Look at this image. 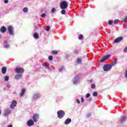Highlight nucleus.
<instances>
[{
	"label": "nucleus",
	"instance_id": "obj_1",
	"mask_svg": "<svg viewBox=\"0 0 127 127\" xmlns=\"http://www.w3.org/2000/svg\"><path fill=\"white\" fill-rule=\"evenodd\" d=\"M60 6L61 9H66L68 7V2L65 0L61 2Z\"/></svg>",
	"mask_w": 127,
	"mask_h": 127
},
{
	"label": "nucleus",
	"instance_id": "obj_2",
	"mask_svg": "<svg viewBox=\"0 0 127 127\" xmlns=\"http://www.w3.org/2000/svg\"><path fill=\"white\" fill-rule=\"evenodd\" d=\"M57 115L59 119H62L65 116V112L63 110H59L57 112Z\"/></svg>",
	"mask_w": 127,
	"mask_h": 127
},
{
	"label": "nucleus",
	"instance_id": "obj_3",
	"mask_svg": "<svg viewBox=\"0 0 127 127\" xmlns=\"http://www.w3.org/2000/svg\"><path fill=\"white\" fill-rule=\"evenodd\" d=\"M15 71L17 74H22L24 73V69L22 67L16 68Z\"/></svg>",
	"mask_w": 127,
	"mask_h": 127
},
{
	"label": "nucleus",
	"instance_id": "obj_4",
	"mask_svg": "<svg viewBox=\"0 0 127 127\" xmlns=\"http://www.w3.org/2000/svg\"><path fill=\"white\" fill-rule=\"evenodd\" d=\"M112 66L111 64H106L103 66V69L104 71H110V70L112 69Z\"/></svg>",
	"mask_w": 127,
	"mask_h": 127
},
{
	"label": "nucleus",
	"instance_id": "obj_5",
	"mask_svg": "<svg viewBox=\"0 0 127 127\" xmlns=\"http://www.w3.org/2000/svg\"><path fill=\"white\" fill-rule=\"evenodd\" d=\"M33 121L34 122V123L37 122V121H38V120H39V114H35L33 116Z\"/></svg>",
	"mask_w": 127,
	"mask_h": 127
},
{
	"label": "nucleus",
	"instance_id": "obj_6",
	"mask_svg": "<svg viewBox=\"0 0 127 127\" xmlns=\"http://www.w3.org/2000/svg\"><path fill=\"white\" fill-rule=\"evenodd\" d=\"M16 105H17V102L15 100H13L10 106V109H14V107H16Z\"/></svg>",
	"mask_w": 127,
	"mask_h": 127
},
{
	"label": "nucleus",
	"instance_id": "obj_7",
	"mask_svg": "<svg viewBox=\"0 0 127 127\" xmlns=\"http://www.w3.org/2000/svg\"><path fill=\"white\" fill-rule=\"evenodd\" d=\"M124 39V37H119L114 40V43H118V42H121Z\"/></svg>",
	"mask_w": 127,
	"mask_h": 127
},
{
	"label": "nucleus",
	"instance_id": "obj_8",
	"mask_svg": "<svg viewBox=\"0 0 127 127\" xmlns=\"http://www.w3.org/2000/svg\"><path fill=\"white\" fill-rule=\"evenodd\" d=\"M110 56H111V55H106L103 58H101L100 60V62H105V61H106V60H108V59L110 58Z\"/></svg>",
	"mask_w": 127,
	"mask_h": 127
},
{
	"label": "nucleus",
	"instance_id": "obj_9",
	"mask_svg": "<svg viewBox=\"0 0 127 127\" xmlns=\"http://www.w3.org/2000/svg\"><path fill=\"white\" fill-rule=\"evenodd\" d=\"M34 125V121L32 120H29L27 122V125L28 127H32Z\"/></svg>",
	"mask_w": 127,
	"mask_h": 127
},
{
	"label": "nucleus",
	"instance_id": "obj_10",
	"mask_svg": "<svg viewBox=\"0 0 127 127\" xmlns=\"http://www.w3.org/2000/svg\"><path fill=\"white\" fill-rule=\"evenodd\" d=\"M8 31L10 35H12V34H13V29L12 28V26H9L8 27Z\"/></svg>",
	"mask_w": 127,
	"mask_h": 127
},
{
	"label": "nucleus",
	"instance_id": "obj_11",
	"mask_svg": "<svg viewBox=\"0 0 127 127\" xmlns=\"http://www.w3.org/2000/svg\"><path fill=\"white\" fill-rule=\"evenodd\" d=\"M14 78L15 79H16V80H19V79H21V78H22V74H21V73L16 74L14 76Z\"/></svg>",
	"mask_w": 127,
	"mask_h": 127
},
{
	"label": "nucleus",
	"instance_id": "obj_12",
	"mask_svg": "<svg viewBox=\"0 0 127 127\" xmlns=\"http://www.w3.org/2000/svg\"><path fill=\"white\" fill-rule=\"evenodd\" d=\"M11 110L10 109H6L4 113L5 117H7L9 114H10Z\"/></svg>",
	"mask_w": 127,
	"mask_h": 127
},
{
	"label": "nucleus",
	"instance_id": "obj_13",
	"mask_svg": "<svg viewBox=\"0 0 127 127\" xmlns=\"http://www.w3.org/2000/svg\"><path fill=\"white\" fill-rule=\"evenodd\" d=\"M0 31L2 33H4L6 31V28L4 26H2L0 29Z\"/></svg>",
	"mask_w": 127,
	"mask_h": 127
},
{
	"label": "nucleus",
	"instance_id": "obj_14",
	"mask_svg": "<svg viewBox=\"0 0 127 127\" xmlns=\"http://www.w3.org/2000/svg\"><path fill=\"white\" fill-rule=\"evenodd\" d=\"M126 120H127V116H123L121 119H120V123L123 124L124 122H126Z\"/></svg>",
	"mask_w": 127,
	"mask_h": 127
},
{
	"label": "nucleus",
	"instance_id": "obj_15",
	"mask_svg": "<svg viewBox=\"0 0 127 127\" xmlns=\"http://www.w3.org/2000/svg\"><path fill=\"white\" fill-rule=\"evenodd\" d=\"M2 74H5L6 73V67L5 66H3L1 69Z\"/></svg>",
	"mask_w": 127,
	"mask_h": 127
},
{
	"label": "nucleus",
	"instance_id": "obj_16",
	"mask_svg": "<svg viewBox=\"0 0 127 127\" xmlns=\"http://www.w3.org/2000/svg\"><path fill=\"white\" fill-rule=\"evenodd\" d=\"M71 119L70 118H68L67 119L65 122H64V124L65 125H69V124H70V123H71Z\"/></svg>",
	"mask_w": 127,
	"mask_h": 127
},
{
	"label": "nucleus",
	"instance_id": "obj_17",
	"mask_svg": "<svg viewBox=\"0 0 127 127\" xmlns=\"http://www.w3.org/2000/svg\"><path fill=\"white\" fill-rule=\"evenodd\" d=\"M117 64H118V61H117V60H114L113 61H112V63L111 65L113 67V66H115V65H117Z\"/></svg>",
	"mask_w": 127,
	"mask_h": 127
},
{
	"label": "nucleus",
	"instance_id": "obj_18",
	"mask_svg": "<svg viewBox=\"0 0 127 127\" xmlns=\"http://www.w3.org/2000/svg\"><path fill=\"white\" fill-rule=\"evenodd\" d=\"M33 37L36 39H38L39 36L38 35V34L37 33H35L34 34Z\"/></svg>",
	"mask_w": 127,
	"mask_h": 127
},
{
	"label": "nucleus",
	"instance_id": "obj_19",
	"mask_svg": "<svg viewBox=\"0 0 127 127\" xmlns=\"http://www.w3.org/2000/svg\"><path fill=\"white\" fill-rule=\"evenodd\" d=\"M24 94H25V89L23 88L21 90V94H20V96L21 97H22V96H23V95H24Z\"/></svg>",
	"mask_w": 127,
	"mask_h": 127
},
{
	"label": "nucleus",
	"instance_id": "obj_20",
	"mask_svg": "<svg viewBox=\"0 0 127 127\" xmlns=\"http://www.w3.org/2000/svg\"><path fill=\"white\" fill-rule=\"evenodd\" d=\"M39 95L37 93H35L33 97V98L34 100H36V99H37V98H38L39 97Z\"/></svg>",
	"mask_w": 127,
	"mask_h": 127
},
{
	"label": "nucleus",
	"instance_id": "obj_21",
	"mask_svg": "<svg viewBox=\"0 0 127 127\" xmlns=\"http://www.w3.org/2000/svg\"><path fill=\"white\" fill-rule=\"evenodd\" d=\"M83 38H84V36H83V35L80 34L78 36V39L79 40L83 39Z\"/></svg>",
	"mask_w": 127,
	"mask_h": 127
},
{
	"label": "nucleus",
	"instance_id": "obj_22",
	"mask_svg": "<svg viewBox=\"0 0 127 127\" xmlns=\"http://www.w3.org/2000/svg\"><path fill=\"white\" fill-rule=\"evenodd\" d=\"M23 11H24V12H27V11H28V8H27V7H24L23 9Z\"/></svg>",
	"mask_w": 127,
	"mask_h": 127
},
{
	"label": "nucleus",
	"instance_id": "obj_23",
	"mask_svg": "<svg viewBox=\"0 0 127 127\" xmlns=\"http://www.w3.org/2000/svg\"><path fill=\"white\" fill-rule=\"evenodd\" d=\"M93 96H94V97H97V96H98V93L96 91L93 92Z\"/></svg>",
	"mask_w": 127,
	"mask_h": 127
},
{
	"label": "nucleus",
	"instance_id": "obj_24",
	"mask_svg": "<svg viewBox=\"0 0 127 127\" xmlns=\"http://www.w3.org/2000/svg\"><path fill=\"white\" fill-rule=\"evenodd\" d=\"M114 24H118L119 23V19H115L114 21Z\"/></svg>",
	"mask_w": 127,
	"mask_h": 127
},
{
	"label": "nucleus",
	"instance_id": "obj_25",
	"mask_svg": "<svg viewBox=\"0 0 127 127\" xmlns=\"http://www.w3.org/2000/svg\"><path fill=\"white\" fill-rule=\"evenodd\" d=\"M48 59L50 61H52L53 60V57H52V56H50L49 57Z\"/></svg>",
	"mask_w": 127,
	"mask_h": 127
},
{
	"label": "nucleus",
	"instance_id": "obj_26",
	"mask_svg": "<svg viewBox=\"0 0 127 127\" xmlns=\"http://www.w3.org/2000/svg\"><path fill=\"white\" fill-rule=\"evenodd\" d=\"M76 62L78 64L82 63V60H81V59H77Z\"/></svg>",
	"mask_w": 127,
	"mask_h": 127
},
{
	"label": "nucleus",
	"instance_id": "obj_27",
	"mask_svg": "<svg viewBox=\"0 0 127 127\" xmlns=\"http://www.w3.org/2000/svg\"><path fill=\"white\" fill-rule=\"evenodd\" d=\"M61 13L62 14H65V13H66V11H65L64 9H63V10H61Z\"/></svg>",
	"mask_w": 127,
	"mask_h": 127
},
{
	"label": "nucleus",
	"instance_id": "obj_28",
	"mask_svg": "<svg viewBox=\"0 0 127 127\" xmlns=\"http://www.w3.org/2000/svg\"><path fill=\"white\" fill-rule=\"evenodd\" d=\"M74 54H79V50H75L74 51Z\"/></svg>",
	"mask_w": 127,
	"mask_h": 127
},
{
	"label": "nucleus",
	"instance_id": "obj_29",
	"mask_svg": "<svg viewBox=\"0 0 127 127\" xmlns=\"http://www.w3.org/2000/svg\"><path fill=\"white\" fill-rule=\"evenodd\" d=\"M52 53L53 54L55 55L58 54V52H57V51H53Z\"/></svg>",
	"mask_w": 127,
	"mask_h": 127
},
{
	"label": "nucleus",
	"instance_id": "obj_30",
	"mask_svg": "<svg viewBox=\"0 0 127 127\" xmlns=\"http://www.w3.org/2000/svg\"><path fill=\"white\" fill-rule=\"evenodd\" d=\"M95 88H96V84H91V88L95 89Z\"/></svg>",
	"mask_w": 127,
	"mask_h": 127
},
{
	"label": "nucleus",
	"instance_id": "obj_31",
	"mask_svg": "<svg viewBox=\"0 0 127 127\" xmlns=\"http://www.w3.org/2000/svg\"><path fill=\"white\" fill-rule=\"evenodd\" d=\"M123 22H126V21H127V16L122 20Z\"/></svg>",
	"mask_w": 127,
	"mask_h": 127
},
{
	"label": "nucleus",
	"instance_id": "obj_32",
	"mask_svg": "<svg viewBox=\"0 0 127 127\" xmlns=\"http://www.w3.org/2000/svg\"><path fill=\"white\" fill-rule=\"evenodd\" d=\"M56 11V10L55 9V8H53L52 9V13H54Z\"/></svg>",
	"mask_w": 127,
	"mask_h": 127
},
{
	"label": "nucleus",
	"instance_id": "obj_33",
	"mask_svg": "<svg viewBox=\"0 0 127 127\" xmlns=\"http://www.w3.org/2000/svg\"><path fill=\"white\" fill-rule=\"evenodd\" d=\"M46 31H49V30H50V26H48L47 27V28H46Z\"/></svg>",
	"mask_w": 127,
	"mask_h": 127
},
{
	"label": "nucleus",
	"instance_id": "obj_34",
	"mask_svg": "<svg viewBox=\"0 0 127 127\" xmlns=\"http://www.w3.org/2000/svg\"><path fill=\"white\" fill-rule=\"evenodd\" d=\"M108 23L109 24V25H112V24H113V21L112 20H109L108 22Z\"/></svg>",
	"mask_w": 127,
	"mask_h": 127
},
{
	"label": "nucleus",
	"instance_id": "obj_35",
	"mask_svg": "<svg viewBox=\"0 0 127 127\" xmlns=\"http://www.w3.org/2000/svg\"><path fill=\"white\" fill-rule=\"evenodd\" d=\"M41 17L44 18L45 17V16H46V14L45 13H43L41 15Z\"/></svg>",
	"mask_w": 127,
	"mask_h": 127
},
{
	"label": "nucleus",
	"instance_id": "obj_36",
	"mask_svg": "<svg viewBox=\"0 0 127 127\" xmlns=\"http://www.w3.org/2000/svg\"><path fill=\"white\" fill-rule=\"evenodd\" d=\"M8 79H9L8 76H6L4 78V81H8Z\"/></svg>",
	"mask_w": 127,
	"mask_h": 127
},
{
	"label": "nucleus",
	"instance_id": "obj_37",
	"mask_svg": "<svg viewBox=\"0 0 127 127\" xmlns=\"http://www.w3.org/2000/svg\"><path fill=\"white\" fill-rule=\"evenodd\" d=\"M90 97V93H87L86 95V98H89Z\"/></svg>",
	"mask_w": 127,
	"mask_h": 127
},
{
	"label": "nucleus",
	"instance_id": "obj_38",
	"mask_svg": "<svg viewBox=\"0 0 127 127\" xmlns=\"http://www.w3.org/2000/svg\"><path fill=\"white\" fill-rule=\"evenodd\" d=\"M124 52H125V53H127V47H126L124 49Z\"/></svg>",
	"mask_w": 127,
	"mask_h": 127
},
{
	"label": "nucleus",
	"instance_id": "obj_39",
	"mask_svg": "<svg viewBox=\"0 0 127 127\" xmlns=\"http://www.w3.org/2000/svg\"><path fill=\"white\" fill-rule=\"evenodd\" d=\"M64 68V66H62L61 68H59V71H62V70Z\"/></svg>",
	"mask_w": 127,
	"mask_h": 127
},
{
	"label": "nucleus",
	"instance_id": "obj_40",
	"mask_svg": "<svg viewBox=\"0 0 127 127\" xmlns=\"http://www.w3.org/2000/svg\"><path fill=\"white\" fill-rule=\"evenodd\" d=\"M81 103H84V98L81 97Z\"/></svg>",
	"mask_w": 127,
	"mask_h": 127
},
{
	"label": "nucleus",
	"instance_id": "obj_41",
	"mask_svg": "<svg viewBox=\"0 0 127 127\" xmlns=\"http://www.w3.org/2000/svg\"><path fill=\"white\" fill-rule=\"evenodd\" d=\"M76 102L77 104H80V100H79V99H76Z\"/></svg>",
	"mask_w": 127,
	"mask_h": 127
},
{
	"label": "nucleus",
	"instance_id": "obj_42",
	"mask_svg": "<svg viewBox=\"0 0 127 127\" xmlns=\"http://www.w3.org/2000/svg\"><path fill=\"white\" fill-rule=\"evenodd\" d=\"M4 3H8V0H4Z\"/></svg>",
	"mask_w": 127,
	"mask_h": 127
},
{
	"label": "nucleus",
	"instance_id": "obj_43",
	"mask_svg": "<svg viewBox=\"0 0 127 127\" xmlns=\"http://www.w3.org/2000/svg\"><path fill=\"white\" fill-rule=\"evenodd\" d=\"M4 47L5 48H8V47H9V45H5Z\"/></svg>",
	"mask_w": 127,
	"mask_h": 127
},
{
	"label": "nucleus",
	"instance_id": "obj_44",
	"mask_svg": "<svg viewBox=\"0 0 127 127\" xmlns=\"http://www.w3.org/2000/svg\"><path fill=\"white\" fill-rule=\"evenodd\" d=\"M125 74V77H126V78H127V70H126Z\"/></svg>",
	"mask_w": 127,
	"mask_h": 127
},
{
	"label": "nucleus",
	"instance_id": "obj_45",
	"mask_svg": "<svg viewBox=\"0 0 127 127\" xmlns=\"http://www.w3.org/2000/svg\"><path fill=\"white\" fill-rule=\"evenodd\" d=\"M7 88H8V89H9V88H10V85H9V84H8L7 85Z\"/></svg>",
	"mask_w": 127,
	"mask_h": 127
},
{
	"label": "nucleus",
	"instance_id": "obj_46",
	"mask_svg": "<svg viewBox=\"0 0 127 127\" xmlns=\"http://www.w3.org/2000/svg\"><path fill=\"white\" fill-rule=\"evenodd\" d=\"M7 127H12V125H9Z\"/></svg>",
	"mask_w": 127,
	"mask_h": 127
},
{
	"label": "nucleus",
	"instance_id": "obj_47",
	"mask_svg": "<svg viewBox=\"0 0 127 127\" xmlns=\"http://www.w3.org/2000/svg\"><path fill=\"white\" fill-rule=\"evenodd\" d=\"M89 102H91V101H92V98H89Z\"/></svg>",
	"mask_w": 127,
	"mask_h": 127
},
{
	"label": "nucleus",
	"instance_id": "obj_48",
	"mask_svg": "<svg viewBox=\"0 0 127 127\" xmlns=\"http://www.w3.org/2000/svg\"><path fill=\"white\" fill-rule=\"evenodd\" d=\"M0 115H1V109H0Z\"/></svg>",
	"mask_w": 127,
	"mask_h": 127
},
{
	"label": "nucleus",
	"instance_id": "obj_49",
	"mask_svg": "<svg viewBox=\"0 0 127 127\" xmlns=\"http://www.w3.org/2000/svg\"><path fill=\"white\" fill-rule=\"evenodd\" d=\"M1 37V35H0V38Z\"/></svg>",
	"mask_w": 127,
	"mask_h": 127
},
{
	"label": "nucleus",
	"instance_id": "obj_50",
	"mask_svg": "<svg viewBox=\"0 0 127 127\" xmlns=\"http://www.w3.org/2000/svg\"><path fill=\"white\" fill-rule=\"evenodd\" d=\"M43 65L44 66V64H43Z\"/></svg>",
	"mask_w": 127,
	"mask_h": 127
}]
</instances>
